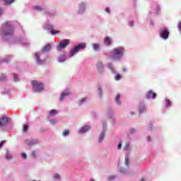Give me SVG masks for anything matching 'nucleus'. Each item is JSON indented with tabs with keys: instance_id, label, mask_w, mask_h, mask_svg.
Wrapping results in <instances>:
<instances>
[{
	"instance_id": "nucleus-1",
	"label": "nucleus",
	"mask_w": 181,
	"mask_h": 181,
	"mask_svg": "<svg viewBox=\"0 0 181 181\" xmlns=\"http://www.w3.org/2000/svg\"><path fill=\"white\" fill-rule=\"evenodd\" d=\"M4 26L6 30L1 31V37H4L5 36H12L13 35V25L11 24L8 21L4 23Z\"/></svg>"
},
{
	"instance_id": "nucleus-2",
	"label": "nucleus",
	"mask_w": 181,
	"mask_h": 181,
	"mask_svg": "<svg viewBox=\"0 0 181 181\" xmlns=\"http://www.w3.org/2000/svg\"><path fill=\"white\" fill-rule=\"evenodd\" d=\"M124 56V48H115L111 52V57L113 60H118Z\"/></svg>"
},
{
	"instance_id": "nucleus-3",
	"label": "nucleus",
	"mask_w": 181,
	"mask_h": 181,
	"mask_svg": "<svg viewBox=\"0 0 181 181\" xmlns=\"http://www.w3.org/2000/svg\"><path fill=\"white\" fill-rule=\"evenodd\" d=\"M31 84L33 86V88L35 93H40V91H43L44 90V86L42 82H39L37 81H33L31 82Z\"/></svg>"
},
{
	"instance_id": "nucleus-4",
	"label": "nucleus",
	"mask_w": 181,
	"mask_h": 181,
	"mask_svg": "<svg viewBox=\"0 0 181 181\" xmlns=\"http://www.w3.org/2000/svg\"><path fill=\"white\" fill-rule=\"evenodd\" d=\"M86 44H78L77 46H76L73 49L71 50V52L69 53V57H73L78 50L81 49H84L86 47Z\"/></svg>"
},
{
	"instance_id": "nucleus-5",
	"label": "nucleus",
	"mask_w": 181,
	"mask_h": 181,
	"mask_svg": "<svg viewBox=\"0 0 181 181\" xmlns=\"http://www.w3.org/2000/svg\"><path fill=\"white\" fill-rule=\"evenodd\" d=\"M70 43V40L65 39L57 46V50L60 51L62 49L67 47Z\"/></svg>"
},
{
	"instance_id": "nucleus-6",
	"label": "nucleus",
	"mask_w": 181,
	"mask_h": 181,
	"mask_svg": "<svg viewBox=\"0 0 181 181\" xmlns=\"http://www.w3.org/2000/svg\"><path fill=\"white\" fill-rule=\"evenodd\" d=\"M160 36L164 39V40H166V39L169 37V30H168V28H163L160 33Z\"/></svg>"
},
{
	"instance_id": "nucleus-7",
	"label": "nucleus",
	"mask_w": 181,
	"mask_h": 181,
	"mask_svg": "<svg viewBox=\"0 0 181 181\" xmlns=\"http://www.w3.org/2000/svg\"><path fill=\"white\" fill-rule=\"evenodd\" d=\"M97 70L99 74H103V71H104V66H103V62H98L97 65Z\"/></svg>"
},
{
	"instance_id": "nucleus-8",
	"label": "nucleus",
	"mask_w": 181,
	"mask_h": 181,
	"mask_svg": "<svg viewBox=\"0 0 181 181\" xmlns=\"http://www.w3.org/2000/svg\"><path fill=\"white\" fill-rule=\"evenodd\" d=\"M8 122V117H3L0 119V127H5V125H7Z\"/></svg>"
},
{
	"instance_id": "nucleus-9",
	"label": "nucleus",
	"mask_w": 181,
	"mask_h": 181,
	"mask_svg": "<svg viewBox=\"0 0 181 181\" xmlns=\"http://www.w3.org/2000/svg\"><path fill=\"white\" fill-rule=\"evenodd\" d=\"M146 97L148 100H149V98L155 99L156 98V93H153L152 90H149Z\"/></svg>"
},
{
	"instance_id": "nucleus-10",
	"label": "nucleus",
	"mask_w": 181,
	"mask_h": 181,
	"mask_svg": "<svg viewBox=\"0 0 181 181\" xmlns=\"http://www.w3.org/2000/svg\"><path fill=\"white\" fill-rule=\"evenodd\" d=\"M89 129H90L89 126H85L80 129L79 132H80V134H85V132H87V131H88Z\"/></svg>"
},
{
	"instance_id": "nucleus-11",
	"label": "nucleus",
	"mask_w": 181,
	"mask_h": 181,
	"mask_svg": "<svg viewBox=\"0 0 181 181\" xmlns=\"http://www.w3.org/2000/svg\"><path fill=\"white\" fill-rule=\"evenodd\" d=\"M105 44L107 45V46H110L111 45V43H112V40H111V38H110V37H106L105 38Z\"/></svg>"
},
{
	"instance_id": "nucleus-12",
	"label": "nucleus",
	"mask_w": 181,
	"mask_h": 181,
	"mask_svg": "<svg viewBox=\"0 0 181 181\" xmlns=\"http://www.w3.org/2000/svg\"><path fill=\"white\" fill-rule=\"evenodd\" d=\"M35 59L38 64H42V59H40V56L39 55V52L35 53Z\"/></svg>"
},
{
	"instance_id": "nucleus-13",
	"label": "nucleus",
	"mask_w": 181,
	"mask_h": 181,
	"mask_svg": "<svg viewBox=\"0 0 181 181\" xmlns=\"http://www.w3.org/2000/svg\"><path fill=\"white\" fill-rule=\"evenodd\" d=\"M37 144V141L36 140H30L27 141V145L29 146H33V145H36Z\"/></svg>"
},
{
	"instance_id": "nucleus-14",
	"label": "nucleus",
	"mask_w": 181,
	"mask_h": 181,
	"mask_svg": "<svg viewBox=\"0 0 181 181\" xmlns=\"http://www.w3.org/2000/svg\"><path fill=\"white\" fill-rule=\"evenodd\" d=\"M0 1H3V2H4V5L6 6L11 5L13 4V2H15V0H0Z\"/></svg>"
},
{
	"instance_id": "nucleus-15",
	"label": "nucleus",
	"mask_w": 181,
	"mask_h": 181,
	"mask_svg": "<svg viewBox=\"0 0 181 181\" xmlns=\"http://www.w3.org/2000/svg\"><path fill=\"white\" fill-rule=\"evenodd\" d=\"M51 49H52V45H50V44H47L42 49V52H49V50H50Z\"/></svg>"
},
{
	"instance_id": "nucleus-16",
	"label": "nucleus",
	"mask_w": 181,
	"mask_h": 181,
	"mask_svg": "<svg viewBox=\"0 0 181 181\" xmlns=\"http://www.w3.org/2000/svg\"><path fill=\"white\" fill-rule=\"evenodd\" d=\"M69 91L62 93L59 98L60 101H63V100H64V98L69 95Z\"/></svg>"
},
{
	"instance_id": "nucleus-17",
	"label": "nucleus",
	"mask_w": 181,
	"mask_h": 181,
	"mask_svg": "<svg viewBox=\"0 0 181 181\" xmlns=\"http://www.w3.org/2000/svg\"><path fill=\"white\" fill-rule=\"evenodd\" d=\"M119 98H121V95L117 94L115 98V101L119 105H121V101H119Z\"/></svg>"
},
{
	"instance_id": "nucleus-18",
	"label": "nucleus",
	"mask_w": 181,
	"mask_h": 181,
	"mask_svg": "<svg viewBox=\"0 0 181 181\" xmlns=\"http://www.w3.org/2000/svg\"><path fill=\"white\" fill-rule=\"evenodd\" d=\"M93 50H95V51L100 50V45L94 44L93 45Z\"/></svg>"
},
{
	"instance_id": "nucleus-19",
	"label": "nucleus",
	"mask_w": 181,
	"mask_h": 181,
	"mask_svg": "<svg viewBox=\"0 0 181 181\" xmlns=\"http://www.w3.org/2000/svg\"><path fill=\"white\" fill-rule=\"evenodd\" d=\"M104 132H103L100 134V137H99V142H103V139H104V136H105Z\"/></svg>"
},
{
	"instance_id": "nucleus-20",
	"label": "nucleus",
	"mask_w": 181,
	"mask_h": 181,
	"mask_svg": "<svg viewBox=\"0 0 181 181\" xmlns=\"http://www.w3.org/2000/svg\"><path fill=\"white\" fill-rule=\"evenodd\" d=\"M57 112H59L57 110H52L49 112V115H56V114H57Z\"/></svg>"
},
{
	"instance_id": "nucleus-21",
	"label": "nucleus",
	"mask_w": 181,
	"mask_h": 181,
	"mask_svg": "<svg viewBox=\"0 0 181 181\" xmlns=\"http://www.w3.org/2000/svg\"><path fill=\"white\" fill-rule=\"evenodd\" d=\"M50 32L52 35H56L57 33H60V30H51Z\"/></svg>"
},
{
	"instance_id": "nucleus-22",
	"label": "nucleus",
	"mask_w": 181,
	"mask_h": 181,
	"mask_svg": "<svg viewBox=\"0 0 181 181\" xmlns=\"http://www.w3.org/2000/svg\"><path fill=\"white\" fill-rule=\"evenodd\" d=\"M0 80L1 81H4V80H6V75L5 74H1V76H0Z\"/></svg>"
},
{
	"instance_id": "nucleus-23",
	"label": "nucleus",
	"mask_w": 181,
	"mask_h": 181,
	"mask_svg": "<svg viewBox=\"0 0 181 181\" xmlns=\"http://www.w3.org/2000/svg\"><path fill=\"white\" fill-rule=\"evenodd\" d=\"M166 105L167 107H170V105H172V102H170L169 99L166 100Z\"/></svg>"
},
{
	"instance_id": "nucleus-24",
	"label": "nucleus",
	"mask_w": 181,
	"mask_h": 181,
	"mask_svg": "<svg viewBox=\"0 0 181 181\" xmlns=\"http://www.w3.org/2000/svg\"><path fill=\"white\" fill-rule=\"evenodd\" d=\"M145 111H146V107H143L139 110L140 114H142V112H145Z\"/></svg>"
},
{
	"instance_id": "nucleus-25",
	"label": "nucleus",
	"mask_w": 181,
	"mask_h": 181,
	"mask_svg": "<svg viewBox=\"0 0 181 181\" xmlns=\"http://www.w3.org/2000/svg\"><path fill=\"white\" fill-rule=\"evenodd\" d=\"M69 134H70L69 132V130H65V131H64L63 133H62V134L64 135V136H67V135H69Z\"/></svg>"
},
{
	"instance_id": "nucleus-26",
	"label": "nucleus",
	"mask_w": 181,
	"mask_h": 181,
	"mask_svg": "<svg viewBox=\"0 0 181 181\" xmlns=\"http://www.w3.org/2000/svg\"><path fill=\"white\" fill-rule=\"evenodd\" d=\"M125 165L126 166L129 165V160L128 159V157H125Z\"/></svg>"
},
{
	"instance_id": "nucleus-27",
	"label": "nucleus",
	"mask_w": 181,
	"mask_h": 181,
	"mask_svg": "<svg viewBox=\"0 0 181 181\" xmlns=\"http://www.w3.org/2000/svg\"><path fill=\"white\" fill-rule=\"evenodd\" d=\"M23 132H26L28 131V125L25 124L23 127Z\"/></svg>"
},
{
	"instance_id": "nucleus-28",
	"label": "nucleus",
	"mask_w": 181,
	"mask_h": 181,
	"mask_svg": "<svg viewBox=\"0 0 181 181\" xmlns=\"http://www.w3.org/2000/svg\"><path fill=\"white\" fill-rule=\"evenodd\" d=\"M34 8L37 9V11H43V8L42 7L37 6H34Z\"/></svg>"
},
{
	"instance_id": "nucleus-29",
	"label": "nucleus",
	"mask_w": 181,
	"mask_h": 181,
	"mask_svg": "<svg viewBox=\"0 0 181 181\" xmlns=\"http://www.w3.org/2000/svg\"><path fill=\"white\" fill-rule=\"evenodd\" d=\"M121 78H122V76H121V75H119V74H117L115 76V80H121Z\"/></svg>"
},
{
	"instance_id": "nucleus-30",
	"label": "nucleus",
	"mask_w": 181,
	"mask_h": 181,
	"mask_svg": "<svg viewBox=\"0 0 181 181\" xmlns=\"http://www.w3.org/2000/svg\"><path fill=\"white\" fill-rule=\"evenodd\" d=\"M13 77H14V81H19V79H18V75L16 74H13Z\"/></svg>"
},
{
	"instance_id": "nucleus-31",
	"label": "nucleus",
	"mask_w": 181,
	"mask_h": 181,
	"mask_svg": "<svg viewBox=\"0 0 181 181\" xmlns=\"http://www.w3.org/2000/svg\"><path fill=\"white\" fill-rule=\"evenodd\" d=\"M53 177L54 179H60V175L59 174H54Z\"/></svg>"
},
{
	"instance_id": "nucleus-32",
	"label": "nucleus",
	"mask_w": 181,
	"mask_h": 181,
	"mask_svg": "<svg viewBox=\"0 0 181 181\" xmlns=\"http://www.w3.org/2000/svg\"><path fill=\"white\" fill-rule=\"evenodd\" d=\"M114 179H115V176H114V175H112V176L108 177V180L109 181L114 180Z\"/></svg>"
},
{
	"instance_id": "nucleus-33",
	"label": "nucleus",
	"mask_w": 181,
	"mask_h": 181,
	"mask_svg": "<svg viewBox=\"0 0 181 181\" xmlns=\"http://www.w3.org/2000/svg\"><path fill=\"white\" fill-rule=\"evenodd\" d=\"M107 67L111 70V71H114V69H112V66H111V64H108Z\"/></svg>"
},
{
	"instance_id": "nucleus-34",
	"label": "nucleus",
	"mask_w": 181,
	"mask_h": 181,
	"mask_svg": "<svg viewBox=\"0 0 181 181\" xmlns=\"http://www.w3.org/2000/svg\"><path fill=\"white\" fill-rule=\"evenodd\" d=\"M122 146V141H120L118 144L117 149H121V147Z\"/></svg>"
},
{
	"instance_id": "nucleus-35",
	"label": "nucleus",
	"mask_w": 181,
	"mask_h": 181,
	"mask_svg": "<svg viewBox=\"0 0 181 181\" xmlns=\"http://www.w3.org/2000/svg\"><path fill=\"white\" fill-rule=\"evenodd\" d=\"M4 144H5V141H2L0 143V148H2V146H4Z\"/></svg>"
},
{
	"instance_id": "nucleus-36",
	"label": "nucleus",
	"mask_w": 181,
	"mask_h": 181,
	"mask_svg": "<svg viewBox=\"0 0 181 181\" xmlns=\"http://www.w3.org/2000/svg\"><path fill=\"white\" fill-rule=\"evenodd\" d=\"M124 148H125V149H128L129 148V144L127 143Z\"/></svg>"
},
{
	"instance_id": "nucleus-37",
	"label": "nucleus",
	"mask_w": 181,
	"mask_h": 181,
	"mask_svg": "<svg viewBox=\"0 0 181 181\" xmlns=\"http://www.w3.org/2000/svg\"><path fill=\"white\" fill-rule=\"evenodd\" d=\"M22 158H23V159H26V158H27L26 153H23L22 154Z\"/></svg>"
},
{
	"instance_id": "nucleus-38",
	"label": "nucleus",
	"mask_w": 181,
	"mask_h": 181,
	"mask_svg": "<svg viewBox=\"0 0 181 181\" xmlns=\"http://www.w3.org/2000/svg\"><path fill=\"white\" fill-rule=\"evenodd\" d=\"M12 157L10 154H6V159H11Z\"/></svg>"
},
{
	"instance_id": "nucleus-39",
	"label": "nucleus",
	"mask_w": 181,
	"mask_h": 181,
	"mask_svg": "<svg viewBox=\"0 0 181 181\" xmlns=\"http://www.w3.org/2000/svg\"><path fill=\"white\" fill-rule=\"evenodd\" d=\"M129 26H134V21H130L129 23Z\"/></svg>"
},
{
	"instance_id": "nucleus-40",
	"label": "nucleus",
	"mask_w": 181,
	"mask_h": 181,
	"mask_svg": "<svg viewBox=\"0 0 181 181\" xmlns=\"http://www.w3.org/2000/svg\"><path fill=\"white\" fill-rule=\"evenodd\" d=\"M87 100L86 98H83L81 101V104H82V103H84V101H86Z\"/></svg>"
},
{
	"instance_id": "nucleus-41",
	"label": "nucleus",
	"mask_w": 181,
	"mask_h": 181,
	"mask_svg": "<svg viewBox=\"0 0 181 181\" xmlns=\"http://www.w3.org/2000/svg\"><path fill=\"white\" fill-rule=\"evenodd\" d=\"M33 156L34 158H36V152L33 151Z\"/></svg>"
},
{
	"instance_id": "nucleus-42",
	"label": "nucleus",
	"mask_w": 181,
	"mask_h": 181,
	"mask_svg": "<svg viewBox=\"0 0 181 181\" xmlns=\"http://www.w3.org/2000/svg\"><path fill=\"white\" fill-rule=\"evenodd\" d=\"M105 12H107V13H110V8H107L105 9Z\"/></svg>"
},
{
	"instance_id": "nucleus-43",
	"label": "nucleus",
	"mask_w": 181,
	"mask_h": 181,
	"mask_svg": "<svg viewBox=\"0 0 181 181\" xmlns=\"http://www.w3.org/2000/svg\"><path fill=\"white\" fill-rule=\"evenodd\" d=\"M0 15H2V8H0Z\"/></svg>"
},
{
	"instance_id": "nucleus-44",
	"label": "nucleus",
	"mask_w": 181,
	"mask_h": 181,
	"mask_svg": "<svg viewBox=\"0 0 181 181\" xmlns=\"http://www.w3.org/2000/svg\"><path fill=\"white\" fill-rule=\"evenodd\" d=\"M148 141H151V136L147 137Z\"/></svg>"
},
{
	"instance_id": "nucleus-45",
	"label": "nucleus",
	"mask_w": 181,
	"mask_h": 181,
	"mask_svg": "<svg viewBox=\"0 0 181 181\" xmlns=\"http://www.w3.org/2000/svg\"><path fill=\"white\" fill-rule=\"evenodd\" d=\"M140 181H145V179L141 178Z\"/></svg>"
},
{
	"instance_id": "nucleus-46",
	"label": "nucleus",
	"mask_w": 181,
	"mask_h": 181,
	"mask_svg": "<svg viewBox=\"0 0 181 181\" xmlns=\"http://www.w3.org/2000/svg\"><path fill=\"white\" fill-rule=\"evenodd\" d=\"M62 58L63 59V62H64V57H62Z\"/></svg>"
},
{
	"instance_id": "nucleus-47",
	"label": "nucleus",
	"mask_w": 181,
	"mask_h": 181,
	"mask_svg": "<svg viewBox=\"0 0 181 181\" xmlns=\"http://www.w3.org/2000/svg\"><path fill=\"white\" fill-rule=\"evenodd\" d=\"M90 181H95V180H94L92 179V180H90Z\"/></svg>"
},
{
	"instance_id": "nucleus-48",
	"label": "nucleus",
	"mask_w": 181,
	"mask_h": 181,
	"mask_svg": "<svg viewBox=\"0 0 181 181\" xmlns=\"http://www.w3.org/2000/svg\"><path fill=\"white\" fill-rule=\"evenodd\" d=\"M123 71H125V69H123Z\"/></svg>"
},
{
	"instance_id": "nucleus-49",
	"label": "nucleus",
	"mask_w": 181,
	"mask_h": 181,
	"mask_svg": "<svg viewBox=\"0 0 181 181\" xmlns=\"http://www.w3.org/2000/svg\"><path fill=\"white\" fill-rule=\"evenodd\" d=\"M51 28H53V25H52Z\"/></svg>"
}]
</instances>
